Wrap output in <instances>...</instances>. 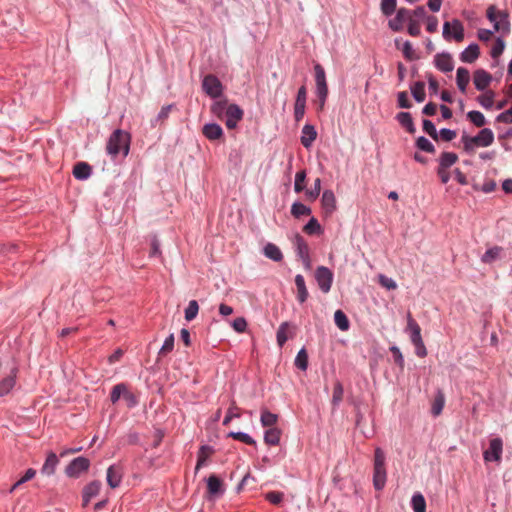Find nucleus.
<instances>
[{"instance_id":"f257e3e1","label":"nucleus","mask_w":512,"mask_h":512,"mask_svg":"<svg viewBox=\"0 0 512 512\" xmlns=\"http://www.w3.org/2000/svg\"><path fill=\"white\" fill-rule=\"evenodd\" d=\"M461 142L466 152H472L476 147H488L492 145L494 142V133L489 128H483L476 136L462 135Z\"/></svg>"},{"instance_id":"f03ea898","label":"nucleus","mask_w":512,"mask_h":512,"mask_svg":"<svg viewBox=\"0 0 512 512\" xmlns=\"http://www.w3.org/2000/svg\"><path fill=\"white\" fill-rule=\"evenodd\" d=\"M129 147L130 135L127 132L117 129L109 137L106 149L112 156L118 155L121 151L124 156H126L129 153Z\"/></svg>"},{"instance_id":"7ed1b4c3","label":"nucleus","mask_w":512,"mask_h":512,"mask_svg":"<svg viewBox=\"0 0 512 512\" xmlns=\"http://www.w3.org/2000/svg\"><path fill=\"white\" fill-rule=\"evenodd\" d=\"M18 367L16 365H4L0 361V397L8 395L16 385Z\"/></svg>"},{"instance_id":"20e7f679","label":"nucleus","mask_w":512,"mask_h":512,"mask_svg":"<svg viewBox=\"0 0 512 512\" xmlns=\"http://www.w3.org/2000/svg\"><path fill=\"white\" fill-rule=\"evenodd\" d=\"M386 482L385 454L381 448L375 449L373 483L376 490H381Z\"/></svg>"},{"instance_id":"39448f33","label":"nucleus","mask_w":512,"mask_h":512,"mask_svg":"<svg viewBox=\"0 0 512 512\" xmlns=\"http://www.w3.org/2000/svg\"><path fill=\"white\" fill-rule=\"evenodd\" d=\"M486 16L494 23L495 31L508 33L510 30L509 14L507 11H497L494 5L487 8Z\"/></svg>"},{"instance_id":"423d86ee","label":"nucleus","mask_w":512,"mask_h":512,"mask_svg":"<svg viewBox=\"0 0 512 512\" xmlns=\"http://www.w3.org/2000/svg\"><path fill=\"white\" fill-rule=\"evenodd\" d=\"M315 81H316V94L319 99L320 108H323L326 98L328 96V86L326 83V76L324 68L320 64L314 66Z\"/></svg>"},{"instance_id":"0eeeda50","label":"nucleus","mask_w":512,"mask_h":512,"mask_svg":"<svg viewBox=\"0 0 512 512\" xmlns=\"http://www.w3.org/2000/svg\"><path fill=\"white\" fill-rule=\"evenodd\" d=\"M443 37L447 41L453 38L456 42H462L464 40V26L462 22L458 19H454L452 22H445L443 25Z\"/></svg>"},{"instance_id":"6e6552de","label":"nucleus","mask_w":512,"mask_h":512,"mask_svg":"<svg viewBox=\"0 0 512 512\" xmlns=\"http://www.w3.org/2000/svg\"><path fill=\"white\" fill-rule=\"evenodd\" d=\"M315 279L323 293H328L330 291L333 282V273L329 268L319 266L315 271Z\"/></svg>"},{"instance_id":"1a4fd4ad","label":"nucleus","mask_w":512,"mask_h":512,"mask_svg":"<svg viewBox=\"0 0 512 512\" xmlns=\"http://www.w3.org/2000/svg\"><path fill=\"white\" fill-rule=\"evenodd\" d=\"M202 88L205 91V93L212 98H218L223 91L222 83L216 76L212 74H209L204 77L202 82Z\"/></svg>"},{"instance_id":"9d476101","label":"nucleus","mask_w":512,"mask_h":512,"mask_svg":"<svg viewBox=\"0 0 512 512\" xmlns=\"http://www.w3.org/2000/svg\"><path fill=\"white\" fill-rule=\"evenodd\" d=\"M503 451V442L500 438H493L490 440L489 448L484 451L483 457L486 462L501 461V455Z\"/></svg>"},{"instance_id":"9b49d317","label":"nucleus","mask_w":512,"mask_h":512,"mask_svg":"<svg viewBox=\"0 0 512 512\" xmlns=\"http://www.w3.org/2000/svg\"><path fill=\"white\" fill-rule=\"evenodd\" d=\"M90 467V461L85 457H77L73 459L69 465L66 467V474L69 477H78L82 472H85Z\"/></svg>"},{"instance_id":"f8f14e48","label":"nucleus","mask_w":512,"mask_h":512,"mask_svg":"<svg viewBox=\"0 0 512 512\" xmlns=\"http://www.w3.org/2000/svg\"><path fill=\"white\" fill-rule=\"evenodd\" d=\"M412 18V13L406 8L398 9L396 16L389 20L388 26L395 32L403 30L404 23L408 22Z\"/></svg>"},{"instance_id":"ddd939ff","label":"nucleus","mask_w":512,"mask_h":512,"mask_svg":"<svg viewBox=\"0 0 512 512\" xmlns=\"http://www.w3.org/2000/svg\"><path fill=\"white\" fill-rule=\"evenodd\" d=\"M226 120L225 124L228 129H233L236 127L237 123L243 117V110L236 104H229L226 108Z\"/></svg>"},{"instance_id":"4468645a","label":"nucleus","mask_w":512,"mask_h":512,"mask_svg":"<svg viewBox=\"0 0 512 512\" xmlns=\"http://www.w3.org/2000/svg\"><path fill=\"white\" fill-rule=\"evenodd\" d=\"M223 481L216 475L212 474L207 479V494L209 498H217L224 493Z\"/></svg>"},{"instance_id":"2eb2a0df","label":"nucleus","mask_w":512,"mask_h":512,"mask_svg":"<svg viewBox=\"0 0 512 512\" xmlns=\"http://www.w3.org/2000/svg\"><path fill=\"white\" fill-rule=\"evenodd\" d=\"M306 98H307V91L305 86H302L299 88L296 102L294 106V116L296 121H300L305 113V107H306Z\"/></svg>"},{"instance_id":"dca6fc26","label":"nucleus","mask_w":512,"mask_h":512,"mask_svg":"<svg viewBox=\"0 0 512 512\" xmlns=\"http://www.w3.org/2000/svg\"><path fill=\"white\" fill-rule=\"evenodd\" d=\"M434 64L437 69L448 73L454 69V62L449 53H438L434 57Z\"/></svg>"},{"instance_id":"f3484780","label":"nucleus","mask_w":512,"mask_h":512,"mask_svg":"<svg viewBox=\"0 0 512 512\" xmlns=\"http://www.w3.org/2000/svg\"><path fill=\"white\" fill-rule=\"evenodd\" d=\"M492 76L490 73L483 69H478L474 72L473 83L477 90H485L491 83Z\"/></svg>"},{"instance_id":"a211bd4d","label":"nucleus","mask_w":512,"mask_h":512,"mask_svg":"<svg viewBox=\"0 0 512 512\" xmlns=\"http://www.w3.org/2000/svg\"><path fill=\"white\" fill-rule=\"evenodd\" d=\"M101 489L100 481H92L83 489V506H87L91 499L95 497Z\"/></svg>"},{"instance_id":"6ab92c4d","label":"nucleus","mask_w":512,"mask_h":512,"mask_svg":"<svg viewBox=\"0 0 512 512\" xmlns=\"http://www.w3.org/2000/svg\"><path fill=\"white\" fill-rule=\"evenodd\" d=\"M122 470L119 466L112 465L107 470V483L111 488H116L122 480Z\"/></svg>"},{"instance_id":"aec40b11","label":"nucleus","mask_w":512,"mask_h":512,"mask_svg":"<svg viewBox=\"0 0 512 512\" xmlns=\"http://www.w3.org/2000/svg\"><path fill=\"white\" fill-rule=\"evenodd\" d=\"M322 208L326 214H331L336 209V198L331 190H325L321 198Z\"/></svg>"},{"instance_id":"412c9836","label":"nucleus","mask_w":512,"mask_h":512,"mask_svg":"<svg viewBox=\"0 0 512 512\" xmlns=\"http://www.w3.org/2000/svg\"><path fill=\"white\" fill-rule=\"evenodd\" d=\"M407 330L410 331V339L413 344L422 341L421 328L410 313L407 316Z\"/></svg>"},{"instance_id":"4be33fe9","label":"nucleus","mask_w":512,"mask_h":512,"mask_svg":"<svg viewBox=\"0 0 512 512\" xmlns=\"http://www.w3.org/2000/svg\"><path fill=\"white\" fill-rule=\"evenodd\" d=\"M480 55V49L477 44H470L461 54L460 59L465 63L475 62Z\"/></svg>"},{"instance_id":"5701e85b","label":"nucleus","mask_w":512,"mask_h":512,"mask_svg":"<svg viewBox=\"0 0 512 512\" xmlns=\"http://www.w3.org/2000/svg\"><path fill=\"white\" fill-rule=\"evenodd\" d=\"M317 137L314 126L306 124L302 129L301 144L305 148H309Z\"/></svg>"},{"instance_id":"b1692460","label":"nucleus","mask_w":512,"mask_h":512,"mask_svg":"<svg viewBox=\"0 0 512 512\" xmlns=\"http://www.w3.org/2000/svg\"><path fill=\"white\" fill-rule=\"evenodd\" d=\"M59 459L54 452H50L41 468V473L47 476L54 474Z\"/></svg>"},{"instance_id":"393cba45","label":"nucleus","mask_w":512,"mask_h":512,"mask_svg":"<svg viewBox=\"0 0 512 512\" xmlns=\"http://www.w3.org/2000/svg\"><path fill=\"white\" fill-rule=\"evenodd\" d=\"M297 245V254L304 262L307 268H310V259H309V248L305 240L301 236H297L296 238Z\"/></svg>"},{"instance_id":"a878e982","label":"nucleus","mask_w":512,"mask_h":512,"mask_svg":"<svg viewBox=\"0 0 512 512\" xmlns=\"http://www.w3.org/2000/svg\"><path fill=\"white\" fill-rule=\"evenodd\" d=\"M202 132L203 135L209 140L220 139L223 135L221 126L215 123L204 125Z\"/></svg>"},{"instance_id":"bb28decb","label":"nucleus","mask_w":512,"mask_h":512,"mask_svg":"<svg viewBox=\"0 0 512 512\" xmlns=\"http://www.w3.org/2000/svg\"><path fill=\"white\" fill-rule=\"evenodd\" d=\"M469 81H470L469 70L464 67H459L457 69V73H456V83H457L459 90L462 93L466 92Z\"/></svg>"},{"instance_id":"cd10ccee","label":"nucleus","mask_w":512,"mask_h":512,"mask_svg":"<svg viewBox=\"0 0 512 512\" xmlns=\"http://www.w3.org/2000/svg\"><path fill=\"white\" fill-rule=\"evenodd\" d=\"M295 285L297 288V300L300 303H304L308 299L309 293L305 284V279L301 274L295 276Z\"/></svg>"},{"instance_id":"c85d7f7f","label":"nucleus","mask_w":512,"mask_h":512,"mask_svg":"<svg viewBox=\"0 0 512 512\" xmlns=\"http://www.w3.org/2000/svg\"><path fill=\"white\" fill-rule=\"evenodd\" d=\"M91 166L86 162H78L73 169V175L78 180H86L91 175Z\"/></svg>"},{"instance_id":"c756f323","label":"nucleus","mask_w":512,"mask_h":512,"mask_svg":"<svg viewBox=\"0 0 512 512\" xmlns=\"http://www.w3.org/2000/svg\"><path fill=\"white\" fill-rule=\"evenodd\" d=\"M281 438V430L277 427L268 428L264 434V442L267 445H278Z\"/></svg>"},{"instance_id":"7c9ffc66","label":"nucleus","mask_w":512,"mask_h":512,"mask_svg":"<svg viewBox=\"0 0 512 512\" xmlns=\"http://www.w3.org/2000/svg\"><path fill=\"white\" fill-rule=\"evenodd\" d=\"M260 421L263 427L272 428L275 427L278 421V415L274 414L267 409L261 411Z\"/></svg>"},{"instance_id":"2f4dec72","label":"nucleus","mask_w":512,"mask_h":512,"mask_svg":"<svg viewBox=\"0 0 512 512\" xmlns=\"http://www.w3.org/2000/svg\"><path fill=\"white\" fill-rule=\"evenodd\" d=\"M397 120L401 124V126L406 128V130L409 133L413 134L415 132V127H414L413 120H412V117H411L410 113H408V112H400V113H398L397 114Z\"/></svg>"},{"instance_id":"473e14b6","label":"nucleus","mask_w":512,"mask_h":512,"mask_svg":"<svg viewBox=\"0 0 512 512\" xmlns=\"http://www.w3.org/2000/svg\"><path fill=\"white\" fill-rule=\"evenodd\" d=\"M445 404V396L442 391H438L432 402L431 412L434 416L441 414Z\"/></svg>"},{"instance_id":"72a5a7b5","label":"nucleus","mask_w":512,"mask_h":512,"mask_svg":"<svg viewBox=\"0 0 512 512\" xmlns=\"http://www.w3.org/2000/svg\"><path fill=\"white\" fill-rule=\"evenodd\" d=\"M264 254L267 258L274 260V261H280L283 258L281 250L272 243H268L264 247Z\"/></svg>"},{"instance_id":"f704fd0d","label":"nucleus","mask_w":512,"mask_h":512,"mask_svg":"<svg viewBox=\"0 0 512 512\" xmlns=\"http://www.w3.org/2000/svg\"><path fill=\"white\" fill-rule=\"evenodd\" d=\"M334 321L336 326L342 330L347 331L349 329L350 323L346 316V314L342 310H337L334 313Z\"/></svg>"},{"instance_id":"c9c22d12","label":"nucleus","mask_w":512,"mask_h":512,"mask_svg":"<svg viewBox=\"0 0 512 512\" xmlns=\"http://www.w3.org/2000/svg\"><path fill=\"white\" fill-rule=\"evenodd\" d=\"M457 160H458L457 154H455L453 152H444L440 156L439 167L449 168L453 164H455L457 162Z\"/></svg>"},{"instance_id":"e433bc0d","label":"nucleus","mask_w":512,"mask_h":512,"mask_svg":"<svg viewBox=\"0 0 512 512\" xmlns=\"http://www.w3.org/2000/svg\"><path fill=\"white\" fill-rule=\"evenodd\" d=\"M414 512H426V501L422 494L416 493L411 500Z\"/></svg>"},{"instance_id":"4c0bfd02","label":"nucleus","mask_w":512,"mask_h":512,"mask_svg":"<svg viewBox=\"0 0 512 512\" xmlns=\"http://www.w3.org/2000/svg\"><path fill=\"white\" fill-rule=\"evenodd\" d=\"M502 252V248L499 246L492 247L488 249L482 256L481 260L484 263H492L495 259H497Z\"/></svg>"},{"instance_id":"58836bf2","label":"nucleus","mask_w":512,"mask_h":512,"mask_svg":"<svg viewBox=\"0 0 512 512\" xmlns=\"http://www.w3.org/2000/svg\"><path fill=\"white\" fill-rule=\"evenodd\" d=\"M411 92L414 97V99L417 102H423L425 99V84L423 82H416L411 87Z\"/></svg>"},{"instance_id":"ea45409f","label":"nucleus","mask_w":512,"mask_h":512,"mask_svg":"<svg viewBox=\"0 0 512 512\" xmlns=\"http://www.w3.org/2000/svg\"><path fill=\"white\" fill-rule=\"evenodd\" d=\"M291 214L295 218H300L301 216H307L311 214V209L302 203H294L291 207Z\"/></svg>"},{"instance_id":"a19ab883","label":"nucleus","mask_w":512,"mask_h":512,"mask_svg":"<svg viewBox=\"0 0 512 512\" xmlns=\"http://www.w3.org/2000/svg\"><path fill=\"white\" fill-rule=\"evenodd\" d=\"M126 388L127 385L124 383L117 384L112 388L110 400L113 404H115L120 399V397L124 396Z\"/></svg>"},{"instance_id":"79ce46f5","label":"nucleus","mask_w":512,"mask_h":512,"mask_svg":"<svg viewBox=\"0 0 512 512\" xmlns=\"http://www.w3.org/2000/svg\"><path fill=\"white\" fill-rule=\"evenodd\" d=\"M295 366L302 371H305L308 367V354L304 348H302L296 358H295Z\"/></svg>"},{"instance_id":"37998d69","label":"nucleus","mask_w":512,"mask_h":512,"mask_svg":"<svg viewBox=\"0 0 512 512\" xmlns=\"http://www.w3.org/2000/svg\"><path fill=\"white\" fill-rule=\"evenodd\" d=\"M344 389L340 381H336L333 387L332 404L334 406L339 405L343 399Z\"/></svg>"},{"instance_id":"c03bdc74","label":"nucleus","mask_w":512,"mask_h":512,"mask_svg":"<svg viewBox=\"0 0 512 512\" xmlns=\"http://www.w3.org/2000/svg\"><path fill=\"white\" fill-rule=\"evenodd\" d=\"M467 118L476 126L483 127L486 124V119L480 111H470Z\"/></svg>"},{"instance_id":"a18cd8bd","label":"nucleus","mask_w":512,"mask_h":512,"mask_svg":"<svg viewBox=\"0 0 512 512\" xmlns=\"http://www.w3.org/2000/svg\"><path fill=\"white\" fill-rule=\"evenodd\" d=\"M199 311V305L196 300H191L185 309V319L187 321H192L196 318Z\"/></svg>"},{"instance_id":"49530a36","label":"nucleus","mask_w":512,"mask_h":512,"mask_svg":"<svg viewBox=\"0 0 512 512\" xmlns=\"http://www.w3.org/2000/svg\"><path fill=\"white\" fill-rule=\"evenodd\" d=\"M228 437L233 438L234 440L243 442L247 445H256V441L248 434L243 432H230Z\"/></svg>"},{"instance_id":"de8ad7c7","label":"nucleus","mask_w":512,"mask_h":512,"mask_svg":"<svg viewBox=\"0 0 512 512\" xmlns=\"http://www.w3.org/2000/svg\"><path fill=\"white\" fill-rule=\"evenodd\" d=\"M478 102L486 109H489L493 106L494 103V92L487 91L484 94L478 96Z\"/></svg>"},{"instance_id":"09e8293b","label":"nucleus","mask_w":512,"mask_h":512,"mask_svg":"<svg viewBox=\"0 0 512 512\" xmlns=\"http://www.w3.org/2000/svg\"><path fill=\"white\" fill-rule=\"evenodd\" d=\"M174 335L170 334L164 341V344L162 345L161 349L159 350L158 356H166L168 353H170L174 348Z\"/></svg>"},{"instance_id":"8fccbe9b","label":"nucleus","mask_w":512,"mask_h":512,"mask_svg":"<svg viewBox=\"0 0 512 512\" xmlns=\"http://www.w3.org/2000/svg\"><path fill=\"white\" fill-rule=\"evenodd\" d=\"M416 146L427 153H434V145L425 137L421 136L416 140Z\"/></svg>"},{"instance_id":"3c124183","label":"nucleus","mask_w":512,"mask_h":512,"mask_svg":"<svg viewBox=\"0 0 512 512\" xmlns=\"http://www.w3.org/2000/svg\"><path fill=\"white\" fill-rule=\"evenodd\" d=\"M397 0H381V11L385 16L395 12Z\"/></svg>"},{"instance_id":"603ef678","label":"nucleus","mask_w":512,"mask_h":512,"mask_svg":"<svg viewBox=\"0 0 512 512\" xmlns=\"http://www.w3.org/2000/svg\"><path fill=\"white\" fill-rule=\"evenodd\" d=\"M213 453V450L211 447L208 446H202L200 448L199 454H198V461L196 465V470L200 469V467L204 464L206 459Z\"/></svg>"},{"instance_id":"864d4df0","label":"nucleus","mask_w":512,"mask_h":512,"mask_svg":"<svg viewBox=\"0 0 512 512\" xmlns=\"http://www.w3.org/2000/svg\"><path fill=\"white\" fill-rule=\"evenodd\" d=\"M288 327H289L288 323L283 322L278 328L276 337H277V343L280 347H282L288 339L287 334H286Z\"/></svg>"},{"instance_id":"5fc2aeb1","label":"nucleus","mask_w":512,"mask_h":512,"mask_svg":"<svg viewBox=\"0 0 512 512\" xmlns=\"http://www.w3.org/2000/svg\"><path fill=\"white\" fill-rule=\"evenodd\" d=\"M305 179H306V173L304 170L302 171H299L296 173V176H295V184H294V190L295 192L297 193H300L304 190L305 188Z\"/></svg>"},{"instance_id":"6e6d98bb","label":"nucleus","mask_w":512,"mask_h":512,"mask_svg":"<svg viewBox=\"0 0 512 512\" xmlns=\"http://www.w3.org/2000/svg\"><path fill=\"white\" fill-rule=\"evenodd\" d=\"M240 416V409L235 405V403H232L223 420V425H228L233 418H239Z\"/></svg>"},{"instance_id":"4d7b16f0","label":"nucleus","mask_w":512,"mask_h":512,"mask_svg":"<svg viewBox=\"0 0 512 512\" xmlns=\"http://www.w3.org/2000/svg\"><path fill=\"white\" fill-rule=\"evenodd\" d=\"M303 231L307 234H315L321 231V226L317 219L311 218L309 222L304 226Z\"/></svg>"},{"instance_id":"13d9d810","label":"nucleus","mask_w":512,"mask_h":512,"mask_svg":"<svg viewBox=\"0 0 512 512\" xmlns=\"http://www.w3.org/2000/svg\"><path fill=\"white\" fill-rule=\"evenodd\" d=\"M408 33L413 37H417L421 34V25L419 20L411 18L408 21Z\"/></svg>"},{"instance_id":"bf43d9fd","label":"nucleus","mask_w":512,"mask_h":512,"mask_svg":"<svg viewBox=\"0 0 512 512\" xmlns=\"http://www.w3.org/2000/svg\"><path fill=\"white\" fill-rule=\"evenodd\" d=\"M378 282L382 287L388 290H395L397 288L396 282L392 278H389L383 274L378 275Z\"/></svg>"},{"instance_id":"052dcab7","label":"nucleus","mask_w":512,"mask_h":512,"mask_svg":"<svg viewBox=\"0 0 512 512\" xmlns=\"http://www.w3.org/2000/svg\"><path fill=\"white\" fill-rule=\"evenodd\" d=\"M402 52L404 57L409 61L417 59V56L412 48V44L409 41L403 43Z\"/></svg>"},{"instance_id":"680f3d73","label":"nucleus","mask_w":512,"mask_h":512,"mask_svg":"<svg viewBox=\"0 0 512 512\" xmlns=\"http://www.w3.org/2000/svg\"><path fill=\"white\" fill-rule=\"evenodd\" d=\"M423 130L434 140H438L437 130L435 128V125L430 120H423Z\"/></svg>"},{"instance_id":"e2e57ef3","label":"nucleus","mask_w":512,"mask_h":512,"mask_svg":"<svg viewBox=\"0 0 512 512\" xmlns=\"http://www.w3.org/2000/svg\"><path fill=\"white\" fill-rule=\"evenodd\" d=\"M504 47V41L501 38H497L491 49L492 58H498L503 53Z\"/></svg>"},{"instance_id":"0e129e2a","label":"nucleus","mask_w":512,"mask_h":512,"mask_svg":"<svg viewBox=\"0 0 512 512\" xmlns=\"http://www.w3.org/2000/svg\"><path fill=\"white\" fill-rule=\"evenodd\" d=\"M320 190H321V180H320V178H316L314 181V188H312L311 190H307L306 195L310 200H315L319 196Z\"/></svg>"},{"instance_id":"69168bd1","label":"nucleus","mask_w":512,"mask_h":512,"mask_svg":"<svg viewBox=\"0 0 512 512\" xmlns=\"http://www.w3.org/2000/svg\"><path fill=\"white\" fill-rule=\"evenodd\" d=\"M232 327L236 332L243 333L247 328V321L243 317H238L232 322Z\"/></svg>"},{"instance_id":"338daca9","label":"nucleus","mask_w":512,"mask_h":512,"mask_svg":"<svg viewBox=\"0 0 512 512\" xmlns=\"http://www.w3.org/2000/svg\"><path fill=\"white\" fill-rule=\"evenodd\" d=\"M266 500L269 501L270 503L274 504V505H278L281 503L282 499H283V493L281 492H276V491H271V492H268L265 496Z\"/></svg>"},{"instance_id":"774afa93","label":"nucleus","mask_w":512,"mask_h":512,"mask_svg":"<svg viewBox=\"0 0 512 512\" xmlns=\"http://www.w3.org/2000/svg\"><path fill=\"white\" fill-rule=\"evenodd\" d=\"M498 122L510 124L512 123V107L501 114H499L496 118Z\"/></svg>"}]
</instances>
